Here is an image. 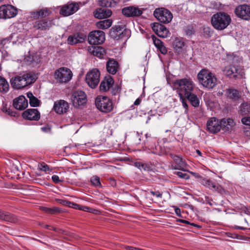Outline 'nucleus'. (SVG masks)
Wrapping results in <instances>:
<instances>
[{"label":"nucleus","instance_id":"obj_1","mask_svg":"<svg viewBox=\"0 0 250 250\" xmlns=\"http://www.w3.org/2000/svg\"><path fill=\"white\" fill-rule=\"evenodd\" d=\"M195 84L190 78L177 79L172 83L173 89L177 91L179 96H186L192 92Z\"/></svg>","mask_w":250,"mask_h":250},{"label":"nucleus","instance_id":"obj_2","mask_svg":"<svg viewBox=\"0 0 250 250\" xmlns=\"http://www.w3.org/2000/svg\"><path fill=\"white\" fill-rule=\"evenodd\" d=\"M37 78V77L34 73L28 72L12 78L10 80V83L12 87L19 89L33 83Z\"/></svg>","mask_w":250,"mask_h":250},{"label":"nucleus","instance_id":"obj_3","mask_svg":"<svg viewBox=\"0 0 250 250\" xmlns=\"http://www.w3.org/2000/svg\"><path fill=\"white\" fill-rule=\"evenodd\" d=\"M197 78L199 83L207 88L212 89L216 85V78L208 70L202 69L198 73Z\"/></svg>","mask_w":250,"mask_h":250},{"label":"nucleus","instance_id":"obj_4","mask_svg":"<svg viewBox=\"0 0 250 250\" xmlns=\"http://www.w3.org/2000/svg\"><path fill=\"white\" fill-rule=\"evenodd\" d=\"M231 21V18L228 14L219 12L214 14L211 18L212 26L216 29L223 30L227 27Z\"/></svg>","mask_w":250,"mask_h":250},{"label":"nucleus","instance_id":"obj_5","mask_svg":"<svg viewBox=\"0 0 250 250\" xmlns=\"http://www.w3.org/2000/svg\"><path fill=\"white\" fill-rule=\"evenodd\" d=\"M95 105L99 110L104 112H109L113 108L111 101L106 96H98L95 99Z\"/></svg>","mask_w":250,"mask_h":250},{"label":"nucleus","instance_id":"obj_6","mask_svg":"<svg viewBox=\"0 0 250 250\" xmlns=\"http://www.w3.org/2000/svg\"><path fill=\"white\" fill-rule=\"evenodd\" d=\"M154 16L159 21L164 23L170 22L173 18L171 12L164 8L156 9Z\"/></svg>","mask_w":250,"mask_h":250},{"label":"nucleus","instance_id":"obj_7","mask_svg":"<svg viewBox=\"0 0 250 250\" xmlns=\"http://www.w3.org/2000/svg\"><path fill=\"white\" fill-rule=\"evenodd\" d=\"M72 75V72L69 69L61 67L55 71V78L60 83H65L70 81Z\"/></svg>","mask_w":250,"mask_h":250},{"label":"nucleus","instance_id":"obj_8","mask_svg":"<svg viewBox=\"0 0 250 250\" xmlns=\"http://www.w3.org/2000/svg\"><path fill=\"white\" fill-rule=\"evenodd\" d=\"M130 31L121 26L112 27L110 31V36L115 39H128L130 36Z\"/></svg>","mask_w":250,"mask_h":250},{"label":"nucleus","instance_id":"obj_9","mask_svg":"<svg viewBox=\"0 0 250 250\" xmlns=\"http://www.w3.org/2000/svg\"><path fill=\"white\" fill-rule=\"evenodd\" d=\"M100 72L97 69H93L87 73L85 81L91 88H95L97 87L100 82Z\"/></svg>","mask_w":250,"mask_h":250},{"label":"nucleus","instance_id":"obj_10","mask_svg":"<svg viewBox=\"0 0 250 250\" xmlns=\"http://www.w3.org/2000/svg\"><path fill=\"white\" fill-rule=\"evenodd\" d=\"M71 100L74 107H79L86 104V96L83 91H76L73 93L71 97Z\"/></svg>","mask_w":250,"mask_h":250},{"label":"nucleus","instance_id":"obj_11","mask_svg":"<svg viewBox=\"0 0 250 250\" xmlns=\"http://www.w3.org/2000/svg\"><path fill=\"white\" fill-rule=\"evenodd\" d=\"M17 14V9L11 5H3L0 7V19H10Z\"/></svg>","mask_w":250,"mask_h":250},{"label":"nucleus","instance_id":"obj_12","mask_svg":"<svg viewBox=\"0 0 250 250\" xmlns=\"http://www.w3.org/2000/svg\"><path fill=\"white\" fill-rule=\"evenodd\" d=\"M88 42L91 44H100L105 40L104 33L102 31H94L88 37Z\"/></svg>","mask_w":250,"mask_h":250},{"label":"nucleus","instance_id":"obj_13","mask_svg":"<svg viewBox=\"0 0 250 250\" xmlns=\"http://www.w3.org/2000/svg\"><path fill=\"white\" fill-rule=\"evenodd\" d=\"M236 15L246 21L250 20V5L248 4H242L237 6L234 10Z\"/></svg>","mask_w":250,"mask_h":250},{"label":"nucleus","instance_id":"obj_14","mask_svg":"<svg viewBox=\"0 0 250 250\" xmlns=\"http://www.w3.org/2000/svg\"><path fill=\"white\" fill-rule=\"evenodd\" d=\"M53 18L42 19L37 20L34 23V27L41 30H48L53 26Z\"/></svg>","mask_w":250,"mask_h":250},{"label":"nucleus","instance_id":"obj_15","mask_svg":"<svg viewBox=\"0 0 250 250\" xmlns=\"http://www.w3.org/2000/svg\"><path fill=\"white\" fill-rule=\"evenodd\" d=\"M207 128L210 133H217L221 129V122L216 118H210L207 123Z\"/></svg>","mask_w":250,"mask_h":250},{"label":"nucleus","instance_id":"obj_16","mask_svg":"<svg viewBox=\"0 0 250 250\" xmlns=\"http://www.w3.org/2000/svg\"><path fill=\"white\" fill-rule=\"evenodd\" d=\"M143 9L139 8L137 6H130L125 7L122 9V14L127 17H139L143 13Z\"/></svg>","mask_w":250,"mask_h":250},{"label":"nucleus","instance_id":"obj_17","mask_svg":"<svg viewBox=\"0 0 250 250\" xmlns=\"http://www.w3.org/2000/svg\"><path fill=\"white\" fill-rule=\"evenodd\" d=\"M52 14V11L51 9L42 7L41 9H38L34 11H31L30 13V17L32 19L37 20L40 18L43 19L49 16Z\"/></svg>","mask_w":250,"mask_h":250},{"label":"nucleus","instance_id":"obj_18","mask_svg":"<svg viewBox=\"0 0 250 250\" xmlns=\"http://www.w3.org/2000/svg\"><path fill=\"white\" fill-rule=\"evenodd\" d=\"M53 108L57 114H61L67 112L69 105L64 100H60L54 103Z\"/></svg>","mask_w":250,"mask_h":250},{"label":"nucleus","instance_id":"obj_19","mask_svg":"<svg viewBox=\"0 0 250 250\" xmlns=\"http://www.w3.org/2000/svg\"><path fill=\"white\" fill-rule=\"evenodd\" d=\"M86 36L82 33H77L68 37L67 42L70 45H75L85 41Z\"/></svg>","mask_w":250,"mask_h":250},{"label":"nucleus","instance_id":"obj_20","mask_svg":"<svg viewBox=\"0 0 250 250\" xmlns=\"http://www.w3.org/2000/svg\"><path fill=\"white\" fill-rule=\"evenodd\" d=\"M78 9V4L72 3L64 5L60 10V13L64 16H68L76 12Z\"/></svg>","mask_w":250,"mask_h":250},{"label":"nucleus","instance_id":"obj_21","mask_svg":"<svg viewBox=\"0 0 250 250\" xmlns=\"http://www.w3.org/2000/svg\"><path fill=\"white\" fill-rule=\"evenodd\" d=\"M22 117L26 120L37 121L40 118V114L37 109H28L23 112Z\"/></svg>","mask_w":250,"mask_h":250},{"label":"nucleus","instance_id":"obj_22","mask_svg":"<svg viewBox=\"0 0 250 250\" xmlns=\"http://www.w3.org/2000/svg\"><path fill=\"white\" fill-rule=\"evenodd\" d=\"M13 106L16 109L22 110L27 107L28 101L24 96L21 95L13 100Z\"/></svg>","mask_w":250,"mask_h":250},{"label":"nucleus","instance_id":"obj_23","mask_svg":"<svg viewBox=\"0 0 250 250\" xmlns=\"http://www.w3.org/2000/svg\"><path fill=\"white\" fill-rule=\"evenodd\" d=\"M112 11L106 7H102L97 9L95 13V17L98 19H105L111 16Z\"/></svg>","mask_w":250,"mask_h":250},{"label":"nucleus","instance_id":"obj_24","mask_svg":"<svg viewBox=\"0 0 250 250\" xmlns=\"http://www.w3.org/2000/svg\"><path fill=\"white\" fill-rule=\"evenodd\" d=\"M113 83L114 80L113 78L110 76H106L100 84V90L103 92L108 90Z\"/></svg>","mask_w":250,"mask_h":250},{"label":"nucleus","instance_id":"obj_25","mask_svg":"<svg viewBox=\"0 0 250 250\" xmlns=\"http://www.w3.org/2000/svg\"><path fill=\"white\" fill-rule=\"evenodd\" d=\"M221 122V129L224 132L229 131L235 125L233 120L230 118L222 119Z\"/></svg>","mask_w":250,"mask_h":250},{"label":"nucleus","instance_id":"obj_26","mask_svg":"<svg viewBox=\"0 0 250 250\" xmlns=\"http://www.w3.org/2000/svg\"><path fill=\"white\" fill-rule=\"evenodd\" d=\"M88 51L94 56L102 58L105 54V51L104 48L100 46H92L88 47Z\"/></svg>","mask_w":250,"mask_h":250},{"label":"nucleus","instance_id":"obj_27","mask_svg":"<svg viewBox=\"0 0 250 250\" xmlns=\"http://www.w3.org/2000/svg\"><path fill=\"white\" fill-rule=\"evenodd\" d=\"M135 166L139 168L141 171H154L155 166L151 163H143L140 162H136Z\"/></svg>","mask_w":250,"mask_h":250},{"label":"nucleus","instance_id":"obj_28","mask_svg":"<svg viewBox=\"0 0 250 250\" xmlns=\"http://www.w3.org/2000/svg\"><path fill=\"white\" fill-rule=\"evenodd\" d=\"M119 68L118 62L114 60H109L106 63V69L108 73L115 74Z\"/></svg>","mask_w":250,"mask_h":250},{"label":"nucleus","instance_id":"obj_29","mask_svg":"<svg viewBox=\"0 0 250 250\" xmlns=\"http://www.w3.org/2000/svg\"><path fill=\"white\" fill-rule=\"evenodd\" d=\"M173 158L175 164V166H172L173 168L175 169L185 170L184 168L186 167V164L182 159L177 156H174Z\"/></svg>","mask_w":250,"mask_h":250},{"label":"nucleus","instance_id":"obj_30","mask_svg":"<svg viewBox=\"0 0 250 250\" xmlns=\"http://www.w3.org/2000/svg\"><path fill=\"white\" fill-rule=\"evenodd\" d=\"M201 183L206 188L214 190L219 191L221 188V187L219 188L217 187L215 183L209 179L201 178Z\"/></svg>","mask_w":250,"mask_h":250},{"label":"nucleus","instance_id":"obj_31","mask_svg":"<svg viewBox=\"0 0 250 250\" xmlns=\"http://www.w3.org/2000/svg\"><path fill=\"white\" fill-rule=\"evenodd\" d=\"M0 219L11 222H16L17 220L14 215L1 210H0Z\"/></svg>","mask_w":250,"mask_h":250},{"label":"nucleus","instance_id":"obj_32","mask_svg":"<svg viewBox=\"0 0 250 250\" xmlns=\"http://www.w3.org/2000/svg\"><path fill=\"white\" fill-rule=\"evenodd\" d=\"M239 69L233 65H229L226 67L224 70L225 74L229 77H235L236 74L239 73Z\"/></svg>","mask_w":250,"mask_h":250},{"label":"nucleus","instance_id":"obj_33","mask_svg":"<svg viewBox=\"0 0 250 250\" xmlns=\"http://www.w3.org/2000/svg\"><path fill=\"white\" fill-rule=\"evenodd\" d=\"M185 97L186 98L190 103V104L194 107H198L199 105L200 101L197 96L193 94L191 92L189 93L185 96Z\"/></svg>","mask_w":250,"mask_h":250},{"label":"nucleus","instance_id":"obj_34","mask_svg":"<svg viewBox=\"0 0 250 250\" xmlns=\"http://www.w3.org/2000/svg\"><path fill=\"white\" fill-rule=\"evenodd\" d=\"M9 85L8 82L4 78L0 77V93L5 94L8 92Z\"/></svg>","mask_w":250,"mask_h":250},{"label":"nucleus","instance_id":"obj_35","mask_svg":"<svg viewBox=\"0 0 250 250\" xmlns=\"http://www.w3.org/2000/svg\"><path fill=\"white\" fill-rule=\"evenodd\" d=\"M227 95L228 97L234 101L238 100L240 97L239 91L234 89H227Z\"/></svg>","mask_w":250,"mask_h":250},{"label":"nucleus","instance_id":"obj_36","mask_svg":"<svg viewBox=\"0 0 250 250\" xmlns=\"http://www.w3.org/2000/svg\"><path fill=\"white\" fill-rule=\"evenodd\" d=\"M112 21L111 20L107 19L100 21L96 23L97 27L101 29H107L111 26Z\"/></svg>","mask_w":250,"mask_h":250},{"label":"nucleus","instance_id":"obj_37","mask_svg":"<svg viewBox=\"0 0 250 250\" xmlns=\"http://www.w3.org/2000/svg\"><path fill=\"white\" fill-rule=\"evenodd\" d=\"M27 97L29 100V104L31 106L36 107L39 105L40 101L31 92H28Z\"/></svg>","mask_w":250,"mask_h":250},{"label":"nucleus","instance_id":"obj_38","mask_svg":"<svg viewBox=\"0 0 250 250\" xmlns=\"http://www.w3.org/2000/svg\"><path fill=\"white\" fill-rule=\"evenodd\" d=\"M239 108L242 115L249 114L250 113V104L244 102L240 105Z\"/></svg>","mask_w":250,"mask_h":250},{"label":"nucleus","instance_id":"obj_39","mask_svg":"<svg viewBox=\"0 0 250 250\" xmlns=\"http://www.w3.org/2000/svg\"><path fill=\"white\" fill-rule=\"evenodd\" d=\"M99 4L103 7H111L116 5V2L113 0H100Z\"/></svg>","mask_w":250,"mask_h":250},{"label":"nucleus","instance_id":"obj_40","mask_svg":"<svg viewBox=\"0 0 250 250\" xmlns=\"http://www.w3.org/2000/svg\"><path fill=\"white\" fill-rule=\"evenodd\" d=\"M157 35L160 37L166 38L169 36L170 33L168 30L163 25Z\"/></svg>","mask_w":250,"mask_h":250},{"label":"nucleus","instance_id":"obj_41","mask_svg":"<svg viewBox=\"0 0 250 250\" xmlns=\"http://www.w3.org/2000/svg\"><path fill=\"white\" fill-rule=\"evenodd\" d=\"M91 182L92 184L96 187H101V184L100 181V178L97 176H93L91 178Z\"/></svg>","mask_w":250,"mask_h":250},{"label":"nucleus","instance_id":"obj_42","mask_svg":"<svg viewBox=\"0 0 250 250\" xmlns=\"http://www.w3.org/2000/svg\"><path fill=\"white\" fill-rule=\"evenodd\" d=\"M163 25L158 22H154L151 24V27L153 31L157 34L159 30L162 28Z\"/></svg>","mask_w":250,"mask_h":250},{"label":"nucleus","instance_id":"obj_43","mask_svg":"<svg viewBox=\"0 0 250 250\" xmlns=\"http://www.w3.org/2000/svg\"><path fill=\"white\" fill-rule=\"evenodd\" d=\"M38 168L42 171H47L49 170V166L44 162L39 164Z\"/></svg>","mask_w":250,"mask_h":250},{"label":"nucleus","instance_id":"obj_44","mask_svg":"<svg viewBox=\"0 0 250 250\" xmlns=\"http://www.w3.org/2000/svg\"><path fill=\"white\" fill-rule=\"evenodd\" d=\"M173 45L176 49H181L184 46V43L179 40H176Z\"/></svg>","mask_w":250,"mask_h":250},{"label":"nucleus","instance_id":"obj_45","mask_svg":"<svg viewBox=\"0 0 250 250\" xmlns=\"http://www.w3.org/2000/svg\"><path fill=\"white\" fill-rule=\"evenodd\" d=\"M179 97L180 101L182 103L183 106L185 109V112L187 113L188 111V105L185 99V96H179Z\"/></svg>","mask_w":250,"mask_h":250},{"label":"nucleus","instance_id":"obj_46","mask_svg":"<svg viewBox=\"0 0 250 250\" xmlns=\"http://www.w3.org/2000/svg\"><path fill=\"white\" fill-rule=\"evenodd\" d=\"M153 43L155 46L158 48L163 44L162 41L154 36H152Z\"/></svg>","mask_w":250,"mask_h":250},{"label":"nucleus","instance_id":"obj_47","mask_svg":"<svg viewBox=\"0 0 250 250\" xmlns=\"http://www.w3.org/2000/svg\"><path fill=\"white\" fill-rule=\"evenodd\" d=\"M174 174L183 179H188L189 178V176L186 173H183L180 171H176L174 172Z\"/></svg>","mask_w":250,"mask_h":250},{"label":"nucleus","instance_id":"obj_48","mask_svg":"<svg viewBox=\"0 0 250 250\" xmlns=\"http://www.w3.org/2000/svg\"><path fill=\"white\" fill-rule=\"evenodd\" d=\"M2 111L3 112L6 114L10 115L11 116H16V113L14 111H12V110L10 108H7L6 107H3L2 109Z\"/></svg>","mask_w":250,"mask_h":250},{"label":"nucleus","instance_id":"obj_49","mask_svg":"<svg viewBox=\"0 0 250 250\" xmlns=\"http://www.w3.org/2000/svg\"><path fill=\"white\" fill-rule=\"evenodd\" d=\"M49 212L48 213L50 214H56L61 212V209L56 207L49 208Z\"/></svg>","mask_w":250,"mask_h":250},{"label":"nucleus","instance_id":"obj_50","mask_svg":"<svg viewBox=\"0 0 250 250\" xmlns=\"http://www.w3.org/2000/svg\"><path fill=\"white\" fill-rule=\"evenodd\" d=\"M241 121L243 124L250 126V117H244L242 119Z\"/></svg>","mask_w":250,"mask_h":250},{"label":"nucleus","instance_id":"obj_51","mask_svg":"<svg viewBox=\"0 0 250 250\" xmlns=\"http://www.w3.org/2000/svg\"><path fill=\"white\" fill-rule=\"evenodd\" d=\"M159 51L161 52V53L163 54H166L167 53V50L166 49V48L163 44L161 45L160 46L158 47L157 48Z\"/></svg>","mask_w":250,"mask_h":250},{"label":"nucleus","instance_id":"obj_52","mask_svg":"<svg viewBox=\"0 0 250 250\" xmlns=\"http://www.w3.org/2000/svg\"><path fill=\"white\" fill-rule=\"evenodd\" d=\"M58 201H59V203H60L63 205L67 206L68 207H71V206H70V204H71V202L67 201L66 200H59Z\"/></svg>","mask_w":250,"mask_h":250},{"label":"nucleus","instance_id":"obj_53","mask_svg":"<svg viewBox=\"0 0 250 250\" xmlns=\"http://www.w3.org/2000/svg\"><path fill=\"white\" fill-rule=\"evenodd\" d=\"M79 210H83L86 212H91V208H90L80 205V208H79Z\"/></svg>","mask_w":250,"mask_h":250},{"label":"nucleus","instance_id":"obj_54","mask_svg":"<svg viewBox=\"0 0 250 250\" xmlns=\"http://www.w3.org/2000/svg\"><path fill=\"white\" fill-rule=\"evenodd\" d=\"M52 180L55 183H58L62 181L61 180H60L59 177L56 175H53L52 176Z\"/></svg>","mask_w":250,"mask_h":250},{"label":"nucleus","instance_id":"obj_55","mask_svg":"<svg viewBox=\"0 0 250 250\" xmlns=\"http://www.w3.org/2000/svg\"><path fill=\"white\" fill-rule=\"evenodd\" d=\"M179 222H182V223H185V224H190L191 226H195V227H198V228H200L199 226H198V225H197L196 224H195L194 223H190L187 220H179Z\"/></svg>","mask_w":250,"mask_h":250},{"label":"nucleus","instance_id":"obj_56","mask_svg":"<svg viewBox=\"0 0 250 250\" xmlns=\"http://www.w3.org/2000/svg\"><path fill=\"white\" fill-rule=\"evenodd\" d=\"M150 193L153 196H155L157 197H161L162 195V194L159 191H151Z\"/></svg>","mask_w":250,"mask_h":250},{"label":"nucleus","instance_id":"obj_57","mask_svg":"<svg viewBox=\"0 0 250 250\" xmlns=\"http://www.w3.org/2000/svg\"><path fill=\"white\" fill-rule=\"evenodd\" d=\"M70 206L71 208H75V209H78L80 208V205L71 202V204H70Z\"/></svg>","mask_w":250,"mask_h":250},{"label":"nucleus","instance_id":"obj_58","mask_svg":"<svg viewBox=\"0 0 250 250\" xmlns=\"http://www.w3.org/2000/svg\"><path fill=\"white\" fill-rule=\"evenodd\" d=\"M175 212L177 216H180L181 215V210H180V208H176L175 209Z\"/></svg>","mask_w":250,"mask_h":250},{"label":"nucleus","instance_id":"obj_59","mask_svg":"<svg viewBox=\"0 0 250 250\" xmlns=\"http://www.w3.org/2000/svg\"><path fill=\"white\" fill-rule=\"evenodd\" d=\"M140 103H141V100L140 99L138 98L135 100L134 104L136 105H138L140 104Z\"/></svg>","mask_w":250,"mask_h":250},{"label":"nucleus","instance_id":"obj_60","mask_svg":"<svg viewBox=\"0 0 250 250\" xmlns=\"http://www.w3.org/2000/svg\"><path fill=\"white\" fill-rule=\"evenodd\" d=\"M191 174H192L195 177L197 178H201V176L197 173L191 172Z\"/></svg>","mask_w":250,"mask_h":250},{"label":"nucleus","instance_id":"obj_61","mask_svg":"<svg viewBox=\"0 0 250 250\" xmlns=\"http://www.w3.org/2000/svg\"><path fill=\"white\" fill-rule=\"evenodd\" d=\"M128 248H129V250H144L143 249L137 248H135V247H129Z\"/></svg>","mask_w":250,"mask_h":250},{"label":"nucleus","instance_id":"obj_62","mask_svg":"<svg viewBox=\"0 0 250 250\" xmlns=\"http://www.w3.org/2000/svg\"><path fill=\"white\" fill-rule=\"evenodd\" d=\"M41 129L43 131H45V132H47L48 131H49L50 130V128H47V127H42L41 128Z\"/></svg>","mask_w":250,"mask_h":250},{"label":"nucleus","instance_id":"obj_63","mask_svg":"<svg viewBox=\"0 0 250 250\" xmlns=\"http://www.w3.org/2000/svg\"><path fill=\"white\" fill-rule=\"evenodd\" d=\"M42 210L43 211H44V212H47V213H48V212H49V210H49V208H48L42 207Z\"/></svg>","mask_w":250,"mask_h":250},{"label":"nucleus","instance_id":"obj_64","mask_svg":"<svg viewBox=\"0 0 250 250\" xmlns=\"http://www.w3.org/2000/svg\"><path fill=\"white\" fill-rule=\"evenodd\" d=\"M146 139H147L148 138H150V134H148V133H146Z\"/></svg>","mask_w":250,"mask_h":250}]
</instances>
